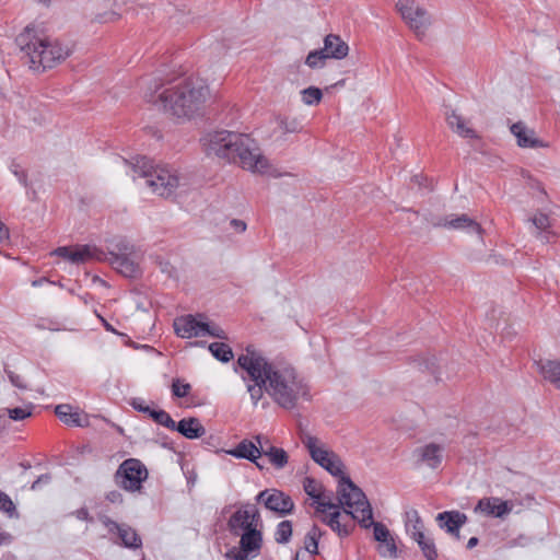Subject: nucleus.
I'll return each mask as SVG.
<instances>
[{"label":"nucleus","instance_id":"37998d69","mask_svg":"<svg viewBox=\"0 0 560 560\" xmlns=\"http://www.w3.org/2000/svg\"><path fill=\"white\" fill-rule=\"evenodd\" d=\"M207 335L218 339H228L225 331L219 325L205 322L202 336Z\"/></svg>","mask_w":560,"mask_h":560},{"label":"nucleus","instance_id":"6e6552de","mask_svg":"<svg viewBox=\"0 0 560 560\" xmlns=\"http://www.w3.org/2000/svg\"><path fill=\"white\" fill-rule=\"evenodd\" d=\"M302 443L307 448L312 459L317 463L320 467L326 469L330 475L335 477L346 476L343 474V464L339 456L334 452L323 448L319 446V440L311 434H304L302 436Z\"/></svg>","mask_w":560,"mask_h":560},{"label":"nucleus","instance_id":"39448f33","mask_svg":"<svg viewBox=\"0 0 560 560\" xmlns=\"http://www.w3.org/2000/svg\"><path fill=\"white\" fill-rule=\"evenodd\" d=\"M122 162L129 167L128 174L133 180L143 178L152 192L160 197H172L183 185V178L175 170L153 165V162L145 156H137L131 161L122 160Z\"/></svg>","mask_w":560,"mask_h":560},{"label":"nucleus","instance_id":"c9c22d12","mask_svg":"<svg viewBox=\"0 0 560 560\" xmlns=\"http://www.w3.org/2000/svg\"><path fill=\"white\" fill-rule=\"evenodd\" d=\"M406 532L410 536H415L417 532H423V523L416 510L406 513Z\"/></svg>","mask_w":560,"mask_h":560},{"label":"nucleus","instance_id":"f257e3e1","mask_svg":"<svg viewBox=\"0 0 560 560\" xmlns=\"http://www.w3.org/2000/svg\"><path fill=\"white\" fill-rule=\"evenodd\" d=\"M243 380L266 383V393L281 408L292 410L301 400H310V388L296 370L285 362H269L254 346L237 358Z\"/></svg>","mask_w":560,"mask_h":560},{"label":"nucleus","instance_id":"aec40b11","mask_svg":"<svg viewBox=\"0 0 560 560\" xmlns=\"http://www.w3.org/2000/svg\"><path fill=\"white\" fill-rule=\"evenodd\" d=\"M445 120L447 126L459 137L466 139H479L477 131L467 125L466 119L456 113L454 109H450L445 113Z\"/></svg>","mask_w":560,"mask_h":560},{"label":"nucleus","instance_id":"f704fd0d","mask_svg":"<svg viewBox=\"0 0 560 560\" xmlns=\"http://www.w3.org/2000/svg\"><path fill=\"white\" fill-rule=\"evenodd\" d=\"M303 489L307 495L315 500L316 506H318V501H323L322 485L313 477H305Z\"/></svg>","mask_w":560,"mask_h":560},{"label":"nucleus","instance_id":"79ce46f5","mask_svg":"<svg viewBox=\"0 0 560 560\" xmlns=\"http://www.w3.org/2000/svg\"><path fill=\"white\" fill-rule=\"evenodd\" d=\"M249 382H253L252 384L247 385V392L250 395V398L253 400L254 405H257L258 401L261 399L264 390H266V383L262 384L259 380H248Z\"/></svg>","mask_w":560,"mask_h":560},{"label":"nucleus","instance_id":"7c9ffc66","mask_svg":"<svg viewBox=\"0 0 560 560\" xmlns=\"http://www.w3.org/2000/svg\"><path fill=\"white\" fill-rule=\"evenodd\" d=\"M266 455L270 463L277 468L281 469L283 468L289 460V456L287 452L283 448H279L272 445H268L267 448L262 446L261 455Z\"/></svg>","mask_w":560,"mask_h":560},{"label":"nucleus","instance_id":"c85d7f7f","mask_svg":"<svg viewBox=\"0 0 560 560\" xmlns=\"http://www.w3.org/2000/svg\"><path fill=\"white\" fill-rule=\"evenodd\" d=\"M370 522L372 523L371 526H373V534L375 540L384 542L387 546V549L390 552V555H395L397 548L394 539L390 537L388 528L382 523L374 522L373 517L369 520L366 523Z\"/></svg>","mask_w":560,"mask_h":560},{"label":"nucleus","instance_id":"3c124183","mask_svg":"<svg viewBox=\"0 0 560 560\" xmlns=\"http://www.w3.org/2000/svg\"><path fill=\"white\" fill-rule=\"evenodd\" d=\"M7 374H8V377L11 382V384L20 389H25L26 388V383L24 382V380L22 378V376L15 374L14 372L12 371H9V370H5Z\"/></svg>","mask_w":560,"mask_h":560},{"label":"nucleus","instance_id":"69168bd1","mask_svg":"<svg viewBox=\"0 0 560 560\" xmlns=\"http://www.w3.org/2000/svg\"><path fill=\"white\" fill-rule=\"evenodd\" d=\"M43 281H44L43 279L42 280H35V281H33V285L34 287L39 285V284H42Z\"/></svg>","mask_w":560,"mask_h":560},{"label":"nucleus","instance_id":"f3484780","mask_svg":"<svg viewBox=\"0 0 560 560\" xmlns=\"http://www.w3.org/2000/svg\"><path fill=\"white\" fill-rule=\"evenodd\" d=\"M436 522L441 528L459 539V529L467 522L466 514L459 511H445L436 515Z\"/></svg>","mask_w":560,"mask_h":560},{"label":"nucleus","instance_id":"412c9836","mask_svg":"<svg viewBox=\"0 0 560 560\" xmlns=\"http://www.w3.org/2000/svg\"><path fill=\"white\" fill-rule=\"evenodd\" d=\"M434 226H445L454 230H466L469 233L481 234V226L478 222L469 218L467 214H460L455 218L441 219L433 223Z\"/></svg>","mask_w":560,"mask_h":560},{"label":"nucleus","instance_id":"9d476101","mask_svg":"<svg viewBox=\"0 0 560 560\" xmlns=\"http://www.w3.org/2000/svg\"><path fill=\"white\" fill-rule=\"evenodd\" d=\"M257 527H261L260 513L257 506L249 502L242 503L228 521V528L234 536Z\"/></svg>","mask_w":560,"mask_h":560},{"label":"nucleus","instance_id":"2eb2a0df","mask_svg":"<svg viewBox=\"0 0 560 560\" xmlns=\"http://www.w3.org/2000/svg\"><path fill=\"white\" fill-rule=\"evenodd\" d=\"M513 504L497 497L482 498L478 501L475 512H481L488 516L500 517L509 515L512 512Z\"/></svg>","mask_w":560,"mask_h":560},{"label":"nucleus","instance_id":"0e129e2a","mask_svg":"<svg viewBox=\"0 0 560 560\" xmlns=\"http://www.w3.org/2000/svg\"><path fill=\"white\" fill-rule=\"evenodd\" d=\"M102 320H103L104 326H105V328H106L107 330H112V331L114 330L107 322H105L104 319H102Z\"/></svg>","mask_w":560,"mask_h":560},{"label":"nucleus","instance_id":"4d7b16f0","mask_svg":"<svg viewBox=\"0 0 560 560\" xmlns=\"http://www.w3.org/2000/svg\"><path fill=\"white\" fill-rule=\"evenodd\" d=\"M230 225L238 233L245 232L247 228L246 222L238 219L231 220Z\"/></svg>","mask_w":560,"mask_h":560},{"label":"nucleus","instance_id":"4468645a","mask_svg":"<svg viewBox=\"0 0 560 560\" xmlns=\"http://www.w3.org/2000/svg\"><path fill=\"white\" fill-rule=\"evenodd\" d=\"M443 451V446L436 443H429L415 448L413 457L416 458V465H425L431 469H436L442 463Z\"/></svg>","mask_w":560,"mask_h":560},{"label":"nucleus","instance_id":"6e6d98bb","mask_svg":"<svg viewBox=\"0 0 560 560\" xmlns=\"http://www.w3.org/2000/svg\"><path fill=\"white\" fill-rule=\"evenodd\" d=\"M106 499L115 504H121L124 502L122 494L119 491H110L107 493Z\"/></svg>","mask_w":560,"mask_h":560},{"label":"nucleus","instance_id":"c756f323","mask_svg":"<svg viewBox=\"0 0 560 560\" xmlns=\"http://www.w3.org/2000/svg\"><path fill=\"white\" fill-rule=\"evenodd\" d=\"M411 538L418 544L427 560L438 559L434 540L431 537L425 536L424 532H417L415 536H411Z\"/></svg>","mask_w":560,"mask_h":560},{"label":"nucleus","instance_id":"a211bd4d","mask_svg":"<svg viewBox=\"0 0 560 560\" xmlns=\"http://www.w3.org/2000/svg\"><path fill=\"white\" fill-rule=\"evenodd\" d=\"M107 254L94 245H78L72 248L70 262L84 264L88 261H105Z\"/></svg>","mask_w":560,"mask_h":560},{"label":"nucleus","instance_id":"423d86ee","mask_svg":"<svg viewBox=\"0 0 560 560\" xmlns=\"http://www.w3.org/2000/svg\"><path fill=\"white\" fill-rule=\"evenodd\" d=\"M338 505L352 509L349 511L345 509V512L350 514L354 520H358L362 527L370 528L371 522L366 523L372 518V508L366 499L365 493L353 483L348 476H341L338 482Z\"/></svg>","mask_w":560,"mask_h":560},{"label":"nucleus","instance_id":"de8ad7c7","mask_svg":"<svg viewBox=\"0 0 560 560\" xmlns=\"http://www.w3.org/2000/svg\"><path fill=\"white\" fill-rule=\"evenodd\" d=\"M191 389L190 384L188 383H180V381L174 380L172 383V393L175 397L183 398L186 397Z\"/></svg>","mask_w":560,"mask_h":560},{"label":"nucleus","instance_id":"dca6fc26","mask_svg":"<svg viewBox=\"0 0 560 560\" xmlns=\"http://www.w3.org/2000/svg\"><path fill=\"white\" fill-rule=\"evenodd\" d=\"M110 533H117L121 539V545L129 549H139L142 547V540L138 533L128 525L118 524L115 521L108 520L106 523Z\"/></svg>","mask_w":560,"mask_h":560},{"label":"nucleus","instance_id":"a878e982","mask_svg":"<svg viewBox=\"0 0 560 560\" xmlns=\"http://www.w3.org/2000/svg\"><path fill=\"white\" fill-rule=\"evenodd\" d=\"M175 430L189 440L201 438L206 433L199 419L194 417L182 419L178 423L175 422Z\"/></svg>","mask_w":560,"mask_h":560},{"label":"nucleus","instance_id":"7ed1b4c3","mask_svg":"<svg viewBox=\"0 0 560 560\" xmlns=\"http://www.w3.org/2000/svg\"><path fill=\"white\" fill-rule=\"evenodd\" d=\"M209 96L208 85L202 80L194 78L185 79L168 88L155 82L154 89H150L144 94L149 103L179 118H191L200 114Z\"/></svg>","mask_w":560,"mask_h":560},{"label":"nucleus","instance_id":"bf43d9fd","mask_svg":"<svg viewBox=\"0 0 560 560\" xmlns=\"http://www.w3.org/2000/svg\"><path fill=\"white\" fill-rule=\"evenodd\" d=\"M79 520L86 521L89 518V512L86 509H80L75 512Z\"/></svg>","mask_w":560,"mask_h":560},{"label":"nucleus","instance_id":"f03ea898","mask_svg":"<svg viewBox=\"0 0 560 560\" xmlns=\"http://www.w3.org/2000/svg\"><path fill=\"white\" fill-rule=\"evenodd\" d=\"M200 141L208 156H217L240 164L244 170L260 174L268 170V160L247 135L215 130L205 135Z\"/></svg>","mask_w":560,"mask_h":560},{"label":"nucleus","instance_id":"c03bdc74","mask_svg":"<svg viewBox=\"0 0 560 560\" xmlns=\"http://www.w3.org/2000/svg\"><path fill=\"white\" fill-rule=\"evenodd\" d=\"M7 412L10 419L14 421H21L32 416V408H8Z\"/></svg>","mask_w":560,"mask_h":560},{"label":"nucleus","instance_id":"6ab92c4d","mask_svg":"<svg viewBox=\"0 0 560 560\" xmlns=\"http://www.w3.org/2000/svg\"><path fill=\"white\" fill-rule=\"evenodd\" d=\"M327 510H334V512H331L328 517L324 518L323 522L326 523L332 530L337 532L340 537L348 536L349 529L346 525H341L339 522V505L330 501H318L316 511L319 513H325Z\"/></svg>","mask_w":560,"mask_h":560},{"label":"nucleus","instance_id":"0eeeda50","mask_svg":"<svg viewBox=\"0 0 560 560\" xmlns=\"http://www.w3.org/2000/svg\"><path fill=\"white\" fill-rule=\"evenodd\" d=\"M149 471L138 458L125 459L117 468L115 483L128 492H141L142 483L148 479Z\"/></svg>","mask_w":560,"mask_h":560},{"label":"nucleus","instance_id":"393cba45","mask_svg":"<svg viewBox=\"0 0 560 560\" xmlns=\"http://www.w3.org/2000/svg\"><path fill=\"white\" fill-rule=\"evenodd\" d=\"M511 132L516 137L517 144L522 148H539L542 147V141L535 137L534 130L518 121L511 126Z\"/></svg>","mask_w":560,"mask_h":560},{"label":"nucleus","instance_id":"2f4dec72","mask_svg":"<svg viewBox=\"0 0 560 560\" xmlns=\"http://www.w3.org/2000/svg\"><path fill=\"white\" fill-rule=\"evenodd\" d=\"M109 253L108 257L118 256V255H132L133 246L124 237H116L109 242L108 245Z\"/></svg>","mask_w":560,"mask_h":560},{"label":"nucleus","instance_id":"b1692460","mask_svg":"<svg viewBox=\"0 0 560 560\" xmlns=\"http://www.w3.org/2000/svg\"><path fill=\"white\" fill-rule=\"evenodd\" d=\"M322 49L328 58L343 59L348 55L349 46L340 36L329 34L324 38Z\"/></svg>","mask_w":560,"mask_h":560},{"label":"nucleus","instance_id":"09e8293b","mask_svg":"<svg viewBox=\"0 0 560 560\" xmlns=\"http://www.w3.org/2000/svg\"><path fill=\"white\" fill-rule=\"evenodd\" d=\"M0 510L5 512L10 516H12L16 511L11 498L2 491H0Z\"/></svg>","mask_w":560,"mask_h":560},{"label":"nucleus","instance_id":"49530a36","mask_svg":"<svg viewBox=\"0 0 560 560\" xmlns=\"http://www.w3.org/2000/svg\"><path fill=\"white\" fill-rule=\"evenodd\" d=\"M9 168L24 187H28L27 173L16 161H12Z\"/></svg>","mask_w":560,"mask_h":560},{"label":"nucleus","instance_id":"20e7f679","mask_svg":"<svg viewBox=\"0 0 560 560\" xmlns=\"http://www.w3.org/2000/svg\"><path fill=\"white\" fill-rule=\"evenodd\" d=\"M15 43L26 59L30 68L37 71L51 69L65 61L72 52V48L58 38L39 33L34 26H26L20 33Z\"/></svg>","mask_w":560,"mask_h":560},{"label":"nucleus","instance_id":"338daca9","mask_svg":"<svg viewBox=\"0 0 560 560\" xmlns=\"http://www.w3.org/2000/svg\"><path fill=\"white\" fill-rule=\"evenodd\" d=\"M268 445H270V444H269V442H268V443H266L265 441L262 442V446H264L265 448H267V447H268Z\"/></svg>","mask_w":560,"mask_h":560},{"label":"nucleus","instance_id":"680f3d73","mask_svg":"<svg viewBox=\"0 0 560 560\" xmlns=\"http://www.w3.org/2000/svg\"><path fill=\"white\" fill-rule=\"evenodd\" d=\"M478 538L477 537H471L468 542H467V548L468 549H472L474 547H476L478 545Z\"/></svg>","mask_w":560,"mask_h":560},{"label":"nucleus","instance_id":"5701e85b","mask_svg":"<svg viewBox=\"0 0 560 560\" xmlns=\"http://www.w3.org/2000/svg\"><path fill=\"white\" fill-rule=\"evenodd\" d=\"M105 261H108L113 268L127 278H136L140 273L139 265L131 258V255L107 256Z\"/></svg>","mask_w":560,"mask_h":560},{"label":"nucleus","instance_id":"9b49d317","mask_svg":"<svg viewBox=\"0 0 560 560\" xmlns=\"http://www.w3.org/2000/svg\"><path fill=\"white\" fill-rule=\"evenodd\" d=\"M238 536L241 537L240 549L233 547L225 553V557L229 560H249L257 557L264 541L261 529L259 527L253 528L241 533Z\"/></svg>","mask_w":560,"mask_h":560},{"label":"nucleus","instance_id":"4be33fe9","mask_svg":"<svg viewBox=\"0 0 560 560\" xmlns=\"http://www.w3.org/2000/svg\"><path fill=\"white\" fill-rule=\"evenodd\" d=\"M261 447H258L256 443L249 440L241 441L234 448L226 451V454L234 456L236 458H244L252 463H255L258 468H262V466L257 462V459L261 456Z\"/></svg>","mask_w":560,"mask_h":560},{"label":"nucleus","instance_id":"58836bf2","mask_svg":"<svg viewBox=\"0 0 560 560\" xmlns=\"http://www.w3.org/2000/svg\"><path fill=\"white\" fill-rule=\"evenodd\" d=\"M327 59L329 58L326 56L323 49H317L308 52L305 63L312 69L322 68L325 66V61Z\"/></svg>","mask_w":560,"mask_h":560},{"label":"nucleus","instance_id":"bb28decb","mask_svg":"<svg viewBox=\"0 0 560 560\" xmlns=\"http://www.w3.org/2000/svg\"><path fill=\"white\" fill-rule=\"evenodd\" d=\"M536 365L542 377L560 390V361H536Z\"/></svg>","mask_w":560,"mask_h":560},{"label":"nucleus","instance_id":"5fc2aeb1","mask_svg":"<svg viewBox=\"0 0 560 560\" xmlns=\"http://www.w3.org/2000/svg\"><path fill=\"white\" fill-rule=\"evenodd\" d=\"M130 406H131L135 410H137V411H139V412H143V410H145V408H147V406H148V405L145 404L144 399L137 397V398H132V399H131V401H130Z\"/></svg>","mask_w":560,"mask_h":560},{"label":"nucleus","instance_id":"e2e57ef3","mask_svg":"<svg viewBox=\"0 0 560 560\" xmlns=\"http://www.w3.org/2000/svg\"><path fill=\"white\" fill-rule=\"evenodd\" d=\"M153 411H155V409H152V408L148 405V406H147V408H145V410H143V412H142V413H145V415H148V417H150V418H151V413H152Z\"/></svg>","mask_w":560,"mask_h":560},{"label":"nucleus","instance_id":"ea45409f","mask_svg":"<svg viewBox=\"0 0 560 560\" xmlns=\"http://www.w3.org/2000/svg\"><path fill=\"white\" fill-rule=\"evenodd\" d=\"M279 129L282 133H294L302 130V125L296 118H280L278 121Z\"/></svg>","mask_w":560,"mask_h":560},{"label":"nucleus","instance_id":"603ef678","mask_svg":"<svg viewBox=\"0 0 560 560\" xmlns=\"http://www.w3.org/2000/svg\"><path fill=\"white\" fill-rule=\"evenodd\" d=\"M72 248L73 247L61 246V247L56 248L52 254L70 261V256L72 254Z\"/></svg>","mask_w":560,"mask_h":560},{"label":"nucleus","instance_id":"cd10ccee","mask_svg":"<svg viewBox=\"0 0 560 560\" xmlns=\"http://www.w3.org/2000/svg\"><path fill=\"white\" fill-rule=\"evenodd\" d=\"M55 413L62 422L69 425L83 427L86 422L85 418L82 417L81 413L72 411V407L70 405H58L55 408Z\"/></svg>","mask_w":560,"mask_h":560},{"label":"nucleus","instance_id":"f8f14e48","mask_svg":"<svg viewBox=\"0 0 560 560\" xmlns=\"http://www.w3.org/2000/svg\"><path fill=\"white\" fill-rule=\"evenodd\" d=\"M256 501L264 503L266 509L281 516L291 514L294 510V502L291 497L277 489L260 491L256 497Z\"/></svg>","mask_w":560,"mask_h":560},{"label":"nucleus","instance_id":"864d4df0","mask_svg":"<svg viewBox=\"0 0 560 560\" xmlns=\"http://www.w3.org/2000/svg\"><path fill=\"white\" fill-rule=\"evenodd\" d=\"M51 480V476L49 474L40 475L31 486L32 490H37L42 485H47Z\"/></svg>","mask_w":560,"mask_h":560},{"label":"nucleus","instance_id":"052dcab7","mask_svg":"<svg viewBox=\"0 0 560 560\" xmlns=\"http://www.w3.org/2000/svg\"><path fill=\"white\" fill-rule=\"evenodd\" d=\"M254 439H255V441L257 442V444H256V445H257L258 447H261V446H262V442H264V441H265L266 443H268V439H267L266 436L261 435V434H257V435H255V438H254Z\"/></svg>","mask_w":560,"mask_h":560},{"label":"nucleus","instance_id":"a19ab883","mask_svg":"<svg viewBox=\"0 0 560 560\" xmlns=\"http://www.w3.org/2000/svg\"><path fill=\"white\" fill-rule=\"evenodd\" d=\"M151 419L160 425H163L170 430H175V421L164 410H155L151 413Z\"/></svg>","mask_w":560,"mask_h":560},{"label":"nucleus","instance_id":"4c0bfd02","mask_svg":"<svg viewBox=\"0 0 560 560\" xmlns=\"http://www.w3.org/2000/svg\"><path fill=\"white\" fill-rule=\"evenodd\" d=\"M302 102L305 105H317L323 98V92L316 86H308L301 91Z\"/></svg>","mask_w":560,"mask_h":560},{"label":"nucleus","instance_id":"a18cd8bd","mask_svg":"<svg viewBox=\"0 0 560 560\" xmlns=\"http://www.w3.org/2000/svg\"><path fill=\"white\" fill-rule=\"evenodd\" d=\"M532 223L534 224L536 232L544 231L551 228L550 219L545 213H536L532 219Z\"/></svg>","mask_w":560,"mask_h":560},{"label":"nucleus","instance_id":"1a4fd4ad","mask_svg":"<svg viewBox=\"0 0 560 560\" xmlns=\"http://www.w3.org/2000/svg\"><path fill=\"white\" fill-rule=\"evenodd\" d=\"M396 8L410 30L418 38H422L431 25V16L428 11L415 0H398Z\"/></svg>","mask_w":560,"mask_h":560},{"label":"nucleus","instance_id":"473e14b6","mask_svg":"<svg viewBox=\"0 0 560 560\" xmlns=\"http://www.w3.org/2000/svg\"><path fill=\"white\" fill-rule=\"evenodd\" d=\"M209 351L217 360L223 363H228L233 359V351L231 347L224 342L210 343Z\"/></svg>","mask_w":560,"mask_h":560},{"label":"nucleus","instance_id":"e433bc0d","mask_svg":"<svg viewBox=\"0 0 560 560\" xmlns=\"http://www.w3.org/2000/svg\"><path fill=\"white\" fill-rule=\"evenodd\" d=\"M292 536V523L291 521H282L278 524L276 533H275V539L278 544H288Z\"/></svg>","mask_w":560,"mask_h":560},{"label":"nucleus","instance_id":"8fccbe9b","mask_svg":"<svg viewBox=\"0 0 560 560\" xmlns=\"http://www.w3.org/2000/svg\"><path fill=\"white\" fill-rule=\"evenodd\" d=\"M535 236L544 244H547V243H552L555 242L557 235L553 231H551L550 229H547V230H544V231H539V232H536L535 233Z\"/></svg>","mask_w":560,"mask_h":560},{"label":"nucleus","instance_id":"ddd939ff","mask_svg":"<svg viewBox=\"0 0 560 560\" xmlns=\"http://www.w3.org/2000/svg\"><path fill=\"white\" fill-rule=\"evenodd\" d=\"M205 316L202 314L194 315H185L176 318L174 320V329L178 337L180 338H192V337H202L203 326H205Z\"/></svg>","mask_w":560,"mask_h":560},{"label":"nucleus","instance_id":"774afa93","mask_svg":"<svg viewBox=\"0 0 560 560\" xmlns=\"http://www.w3.org/2000/svg\"><path fill=\"white\" fill-rule=\"evenodd\" d=\"M39 2H43V3H49L50 0H38Z\"/></svg>","mask_w":560,"mask_h":560},{"label":"nucleus","instance_id":"13d9d810","mask_svg":"<svg viewBox=\"0 0 560 560\" xmlns=\"http://www.w3.org/2000/svg\"><path fill=\"white\" fill-rule=\"evenodd\" d=\"M9 240V229L7 225L0 220V244H3Z\"/></svg>","mask_w":560,"mask_h":560},{"label":"nucleus","instance_id":"72a5a7b5","mask_svg":"<svg viewBox=\"0 0 560 560\" xmlns=\"http://www.w3.org/2000/svg\"><path fill=\"white\" fill-rule=\"evenodd\" d=\"M322 530L317 525H313L307 532L304 539V547L311 555L318 552V540L322 537Z\"/></svg>","mask_w":560,"mask_h":560}]
</instances>
